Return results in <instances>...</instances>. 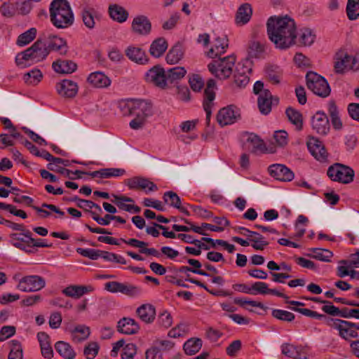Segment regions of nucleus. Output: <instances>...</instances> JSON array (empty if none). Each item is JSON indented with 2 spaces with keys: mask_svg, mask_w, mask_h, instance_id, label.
<instances>
[{
  "mask_svg": "<svg viewBox=\"0 0 359 359\" xmlns=\"http://www.w3.org/2000/svg\"><path fill=\"white\" fill-rule=\"evenodd\" d=\"M43 278L39 276H27L21 278L17 287L22 292H36L45 287Z\"/></svg>",
  "mask_w": 359,
  "mask_h": 359,
  "instance_id": "nucleus-10",
  "label": "nucleus"
},
{
  "mask_svg": "<svg viewBox=\"0 0 359 359\" xmlns=\"http://www.w3.org/2000/svg\"><path fill=\"white\" fill-rule=\"evenodd\" d=\"M216 83L214 79H209L207 82L206 88L204 90L203 102H213L215 98V88Z\"/></svg>",
  "mask_w": 359,
  "mask_h": 359,
  "instance_id": "nucleus-53",
  "label": "nucleus"
},
{
  "mask_svg": "<svg viewBox=\"0 0 359 359\" xmlns=\"http://www.w3.org/2000/svg\"><path fill=\"white\" fill-rule=\"evenodd\" d=\"M131 30L133 32L139 35H147L151 30V22L145 15H137L134 18L132 22Z\"/></svg>",
  "mask_w": 359,
  "mask_h": 359,
  "instance_id": "nucleus-16",
  "label": "nucleus"
},
{
  "mask_svg": "<svg viewBox=\"0 0 359 359\" xmlns=\"http://www.w3.org/2000/svg\"><path fill=\"white\" fill-rule=\"evenodd\" d=\"M309 250L312 252V255L309 254V256L322 262H329L333 256V253L327 249L310 248Z\"/></svg>",
  "mask_w": 359,
  "mask_h": 359,
  "instance_id": "nucleus-47",
  "label": "nucleus"
},
{
  "mask_svg": "<svg viewBox=\"0 0 359 359\" xmlns=\"http://www.w3.org/2000/svg\"><path fill=\"white\" fill-rule=\"evenodd\" d=\"M236 61V58L233 55L219 57L209 63L208 68L215 77L225 80L232 74Z\"/></svg>",
  "mask_w": 359,
  "mask_h": 359,
  "instance_id": "nucleus-5",
  "label": "nucleus"
},
{
  "mask_svg": "<svg viewBox=\"0 0 359 359\" xmlns=\"http://www.w3.org/2000/svg\"><path fill=\"white\" fill-rule=\"evenodd\" d=\"M307 147L311 154L316 160L320 162L326 161L327 154L321 142L317 139L312 138L307 142Z\"/></svg>",
  "mask_w": 359,
  "mask_h": 359,
  "instance_id": "nucleus-22",
  "label": "nucleus"
},
{
  "mask_svg": "<svg viewBox=\"0 0 359 359\" xmlns=\"http://www.w3.org/2000/svg\"><path fill=\"white\" fill-rule=\"evenodd\" d=\"M184 48L181 43H177L168 51L166 55V61L169 64L177 63L184 56Z\"/></svg>",
  "mask_w": 359,
  "mask_h": 359,
  "instance_id": "nucleus-42",
  "label": "nucleus"
},
{
  "mask_svg": "<svg viewBox=\"0 0 359 359\" xmlns=\"http://www.w3.org/2000/svg\"><path fill=\"white\" fill-rule=\"evenodd\" d=\"M72 201L76 202V205L83 209L85 211H88L90 212V209L93 208H97L98 205L95 203L94 202L88 200L79 198L78 196H74Z\"/></svg>",
  "mask_w": 359,
  "mask_h": 359,
  "instance_id": "nucleus-62",
  "label": "nucleus"
},
{
  "mask_svg": "<svg viewBox=\"0 0 359 359\" xmlns=\"http://www.w3.org/2000/svg\"><path fill=\"white\" fill-rule=\"evenodd\" d=\"M104 289L112 293L120 292L129 297L138 296L142 293L141 287L128 283L118 281L107 282L104 284Z\"/></svg>",
  "mask_w": 359,
  "mask_h": 359,
  "instance_id": "nucleus-8",
  "label": "nucleus"
},
{
  "mask_svg": "<svg viewBox=\"0 0 359 359\" xmlns=\"http://www.w3.org/2000/svg\"><path fill=\"white\" fill-rule=\"evenodd\" d=\"M112 196L114 198V200H112L111 201L115 203L119 209L129 212L139 213L140 212L141 209L139 206L125 203V202H134L132 198L114 194Z\"/></svg>",
  "mask_w": 359,
  "mask_h": 359,
  "instance_id": "nucleus-32",
  "label": "nucleus"
},
{
  "mask_svg": "<svg viewBox=\"0 0 359 359\" xmlns=\"http://www.w3.org/2000/svg\"><path fill=\"white\" fill-rule=\"evenodd\" d=\"M81 17L85 26L92 29L95 27L96 21H100L102 15L95 8L86 6L81 11Z\"/></svg>",
  "mask_w": 359,
  "mask_h": 359,
  "instance_id": "nucleus-21",
  "label": "nucleus"
},
{
  "mask_svg": "<svg viewBox=\"0 0 359 359\" xmlns=\"http://www.w3.org/2000/svg\"><path fill=\"white\" fill-rule=\"evenodd\" d=\"M37 339L39 342L42 356L46 359H51L53 357V350L50 345L49 335L44 332H40L37 334Z\"/></svg>",
  "mask_w": 359,
  "mask_h": 359,
  "instance_id": "nucleus-26",
  "label": "nucleus"
},
{
  "mask_svg": "<svg viewBox=\"0 0 359 359\" xmlns=\"http://www.w3.org/2000/svg\"><path fill=\"white\" fill-rule=\"evenodd\" d=\"M187 74L183 67H175L168 69L165 72L166 85L168 83H173L182 79Z\"/></svg>",
  "mask_w": 359,
  "mask_h": 359,
  "instance_id": "nucleus-43",
  "label": "nucleus"
},
{
  "mask_svg": "<svg viewBox=\"0 0 359 359\" xmlns=\"http://www.w3.org/2000/svg\"><path fill=\"white\" fill-rule=\"evenodd\" d=\"M46 48L47 50L58 52L60 55H66L69 50L66 40L55 35L49 36Z\"/></svg>",
  "mask_w": 359,
  "mask_h": 359,
  "instance_id": "nucleus-25",
  "label": "nucleus"
},
{
  "mask_svg": "<svg viewBox=\"0 0 359 359\" xmlns=\"http://www.w3.org/2000/svg\"><path fill=\"white\" fill-rule=\"evenodd\" d=\"M23 352L21 344L18 340L10 341V352L8 359H22Z\"/></svg>",
  "mask_w": 359,
  "mask_h": 359,
  "instance_id": "nucleus-48",
  "label": "nucleus"
},
{
  "mask_svg": "<svg viewBox=\"0 0 359 359\" xmlns=\"http://www.w3.org/2000/svg\"><path fill=\"white\" fill-rule=\"evenodd\" d=\"M136 313L140 320L147 324L153 323L156 317V309L150 304L141 305L137 309Z\"/></svg>",
  "mask_w": 359,
  "mask_h": 359,
  "instance_id": "nucleus-28",
  "label": "nucleus"
},
{
  "mask_svg": "<svg viewBox=\"0 0 359 359\" xmlns=\"http://www.w3.org/2000/svg\"><path fill=\"white\" fill-rule=\"evenodd\" d=\"M49 12L50 21L57 28L65 29L74 22V14L67 0H53Z\"/></svg>",
  "mask_w": 359,
  "mask_h": 359,
  "instance_id": "nucleus-2",
  "label": "nucleus"
},
{
  "mask_svg": "<svg viewBox=\"0 0 359 359\" xmlns=\"http://www.w3.org/2000/svg\"><path fill=\"white\" fill-rule=\"evenodd\" d=\"M249 63L248 60L245 61V64L238 65L234 74V83L238 88H245L250 81V75L252 69L247 64Z\"/></svg>",
  "mask_w": 359,
  "mask_h": 359,
  "instance_id": "nucleus-15",
  "label": "nucleus"
},
{
  "mask_svg": "<svg viewBox=\"0 0 359 359\" xmlns=\"http://www.w3.org/2000/svg\"><path fill=\"white\" fill-rule=\"evenodd\" d=\"M245 147L246 149L252 153H257L258 151L263 153L265 150L263 140L254 133L248 134Z\"/></svg>",
  "mask_w": 359,
  "mask_h": 359,
  "instance_id": "nucleus-30",
  "label": "nucleus"
},
{
  "mask_svg": "<svg viewBox=\"0 0 359 359\" xmlns=\"http://www.w3.org/2000/svg\"><path fill=\"white\" fill-rule=\"evenodd\" d=\"M137 353V347L135 344L130 343L126 345L121 353L122 359H133Z\"/></svg>",
  "mask_w": 359,
  "mask_h": 359,
  "instance_id": "nucleus-64",
  "label": "nucleus"
},
{
  "mask_svg": "<svg viewBox=\"0 0 359 359\" xmlns=\"http://www.w3.org/2000/svg\"><path fill=\"white\" fill-rule=\"evenodd\" d=\"M57 91L58 94L65 97H74L78 93V85L76 82L64 79L57 83Z\"/></svg>",
  "mask_w": 359,
  "mask_h": 359,
  "instance_id": "nucleus-20",
  "label": "nucleus"
},
{
  "mask_svg": "<svg viewBox=\"0 0 359 359\" xmlns=\"http://www.w3.org/2000/svg\"><path fill=\"white\" fill-rule=\"evenodd\" d=\"M252 14L250 4H243L238 8L236 15V23L238 25H244L248 23Z\"/></svg>",
  "mask_w": 359,
  "mask_h": 359,
  "instance_id": "nucleus-35",
  "label": "nucleus"
},
{
  "mask_svg": "<svg viewBox=\"0 0 359 359\" xmlns=\"http://www.w3.org/2000/svg\"><path fill=\"white\" fill-rule=\"evenodd\" d=\"M95 287L91 285H70L62 290V292L67 297L73 299H79L85 294L93 292Z\"/></svg>",
  "mask_w": 359,
  "mask_h": 359,
  "instance_id": "nucleus-18",
  "label": "nucleus"
},
{
  "mask_svg": "<svg viewBox=\"0 0 359 359\" xmlns=\"http://www.w3.org/2000/svg\"><path fill=\"white\" fill-rule=\"evenodd\" d=\"M228 46V39L225 36L217 37L215 40V45L207 52V56L210 58H215L225 53Z\"/></svg>",
  "mask_w": 359,
  "mask_h": 359,
  "instance_id": "nucleus-36",
  "label": "nucleus"
},
{
  "mask_svg": "<svg viewBox=\"0 0 359 359\" xmlns=\"http://www.w3.org/2000/svg\"><path fill=\"white\" fill-rule=\"evenodd\" d=\"M202 347V340L199 338H191L187 340L183 348L186 354L192 355L199 351Z\"/></svg>",
  "mask_w": 359,
  "mask_h": 359,
  "instance_id": "nucleus-45",
  "label": "nucleus"
},
{
  "mask_svg": "<svg viewBox=\"0 0 359 359\" xmlns=\"http://www.w3.org/2000/svg\"><path fill=\"white\" fill-rule=\"evenodd\" d=\"M167 48L168 43L166 40L163 37H160L151 43L149 48V53L154 57H160L164 54Z\"/></svg>",
  "mask_w": 359,
  "mask_h": 359,
  "instance_id": "nucleus-38",
  "label": "nucleus"
},
{
  "mask_svg": "<svg viewBox=\"0 0 359 359\" xmlns=\"http://www.w3.org/2000/svg\"><path fill=\"white\" fill-rule=\"evenodd\" d=\"M1 15L6 18H12L18 14V7L16 2L10 1L4 2L0 7Z\"/></svg>",
  "mask_w": 359,
  "mask_h": 359,
  "instance_id": "nucleus-51",
  "label": "nucleus"
},
{
  "mask_svg": "<svg viewBox=\"0 0 359 359\" xmlns=\"http://www.w3.org/2000/svg\"><path fill=\"white\" fill-rule=\"evenodd\" d=\"M355 323L334 319L331 327L339 331V335L344 339L349 341L351 338L358 337V334L355 330Z\"/></svg>",
  "mask_w": 359,
  "mask_h": 359,
  "instance_id": "nucleus-9",
  "label": "nucleus"
},
{
  "mask_svg": "<svg viewBox=\"0 0 359 359\" xmlns=\"http://www.w3.org/2000/svg\"><path fill=\"white\" fill-rule=\"evenodd\" d=\"M285 114L291 123L295 126L297 130L303 128V117L299 111L289 107L285 110Z\"/></svg>",
  "mask_w": 359,
  "mask_h": 359,
  "instance_id": "nucleus-41",
  "label": "nucleus"
},
{
  "mask_svg": "<svg viewBox=\"0 0 359 359\" xmlns=\"http://www.w3.org/2000/svg\"><path fill=\"white\" fill-rule=\"evenodd\" d=\"M306 85L314 94L322 97H327L331 92L327 81L322 76L313 72H309L306 76Z\"/></svg>",
  "mask_w": 359,
  "mask_h": 359,
  "instance_id": "nucleus-6",
  "label": "nucleus"
},
{
  "mask_svg": "<svg viewBox=\"0 0 359 359\" xmlns=\"http://www.w3.org/2000/svg\"><path fill=\"white\" fill-rule=\"evenodd\" d=\"M269 172L270 175L275 179L283 181L290 182L294 178L293 172L282 164H273L269 167Z\"/></svg>",
  "mask_w": 359,
  "mask_h": 359,
  "instance_id": "nucleus-17",
  "label": "nucleus"
},
{
  "mask_svg": "<svg viewBox=\"0 0 359 359\" xmlns=\"http://www.w3.org/2000/svg\"><path fill=\"white\" fill-rule=\"evenodd\" d=\"M117 330L124 334H134L138 332L140 326L134 319L123 318L118 322Z\"/></svg>",
  "mask_w": 359,
  "mask_h": 359,
  "instance_id": "nucleus-24",
  "label": "nucleus"
},
{
  "mask_svg": "<svg viewBox=\"0 0 359 359\" xmlns=\"http://www.w3.org/2000/svg\"><path fill=\"white\" fill-rule=\"evenodd\" d=\"M165 72L160 65L151 67L144 75L147 82L164 88L166 86Z\"/></svg>",
  "mask_w": 359,
  "mask_h": 359,
  "instance_id": "nucleus-14",
  "label": "nucleus"
},
{
  "mask_svg": "<svg viewBox=\"0 0 359 359\" xmlns=\"http://www.w3.org/2000/svg\"><path fill=\"white\" fill-rule=\"evenodd\" d=\"M264 52V45L257 41H251L248 44V56L252 58L261 57Z\"/></svg>",
  "mask_w": 359,
  "mask_h": 359,
  "instance_id": "nucleus-46",
  "label": "nucleus"
},
{
  "mask_svg": "<svg viewBox=\"0 0 359 359\" xmlns=\"http://www.w3.org/2000/svg\"><path fill=\"white\" fill-rule=\"evenodd\" d=\"M327 111L331 118L333 128L335 130L342 128V122L339 117V111L334 100H330L327 103Z\"/></svg>",
  "mask_w": 359,
  "mask_h": 359,
  "instance_id": "nucleus-40",
  "label": "nucleus"
},
{
  "mask_svg": "<svg viewBox=\"0 0 359 359\" xmlns=\"http://www.w3.org/2000/svg\"><path fill=\"white\" fill-rule=\"evenodd\" d=\"M87 81L95 88H107L111 84V79L102 72H95L89 74Z\"/></svg>",
  "mask_w": 359,
  "mask_h": 359,
  "instance_id": "nucleus-31",
  "label": "nucleus"
},
{
  "mask_svg": "<svg viewBox=\"0 0 359 359\" xmlns=\"http://www.w3.org/2000/svg\"><path fill=\"white\" fill-rule=\"evenodd\" d=\"M125 54L130 60L138 65L147 64L149 60L145 51L140 47L129 46L126 49Z\"/></svg>",
  "mask_w": 359,
  "mask_h": 359,
  "instance_id": "nucleus-19",
  "label": "nucleus"
},
{
  "mask_svg": "<svg viewBox=\"0 0 359 359\" xmlns=\"http://www.w3.org/2000/svg\"><path fill=\"white\" fill-rule=\"evenodd\" d=\"M267 33L270 40L280 49H286L294 44L297 38L296 25L287 17H271L267 21Z\"/></svg>",
  "mask_w": 359,
  "mask_h": 359,
  "instance_id": "nucleus-1",
  "label": "nucleus"
},
{
  "mask_svg": "<svg viewBox=\"0 0 359 359\" xmlns=\"http://www.w3.org/2000/svg\"><path fill=\"white\" fill-rule=\"evenodd\" d=\"M128 115L135 116L130 122V126L134 130L141 128L146 121V118L152 114L151 103L144 100H133L126 104Z\"/></svg>",
  "mask_w": 359,
  "mask_h": 359,
  "instance_id": "nucleus-3",
  "label": "nucleus"
},
{
  "mask_svg": "<svg viewBox=\"0 0 359 359\" xmlns=\"http://www.w3.org/2000/svg\"><path fill=\"white\" fill-rule=\"evenodd\" d=\"M346 14L350 20H355L359 17V0H348Z\"/></svg>",
  "mask_w": 359,
  "mask_h": 359,
  "instance_id": "nucleus-49",
  "label": "nucleus"
},
{
  "mask_svg": "<svg viewBox=\"0 0 359 359\" xmlns=\"http://www.w3.org/2000/svg\"><path fill=\"white\" fill-rule=\"evenodd\" d=\"M271 315L273 317L280 320L286 322H291L295 318L294 313L281 309H273L272 311Z\"/></svg>",
  "mask_w": 359,
  "mask_h": 359,
  "instance_id": "nucleus-59",
  "label": "nucleus"
},
{
  "mask_svg": "<svg viewBox=\"0 0 359 359\" xmlns=\"http://www.w3.org/2000/svg\"><path fill=\"white\" fill-rule=\"evenodd\" d=\"M189 83L191 88L195 92L200 91L204 85L203 79L198 74H193L190 76Z\"/></svg>",
  "mask_w": 359,
  "mask_h": 359,
  "instance_id": "nucleus-63",
  "label": "nucleus"
},
{
  "mask_svg": "<svg viewBox=\"0 0 359 359\" xmlns=\"http://www.w3.org/2000/svg\"><path fill=\"white\" fill-rule=\"evenodd\" d=\"M290 309L293 311H297V312L302 313V315L308 316V317L316 318L318 320L325 318V323L330 327L331 326L332 323L334 320V318L327 317V316H325L324 314H320V313H317L316 311H311L309 309H300V308H296V307H291Z\"/></svg>",
  "mask_w": 359,
  "mask_h": 359,
  "instance_id": "nucleus-44",
  "label": "nucleus"
},
{
  "mask_svg": "<svg viewBox=\"0 0 359 359\" xmlns=\"http://www.w3.org/2000/svg\"><path fill=\"white\" fill-rule=\"evenodd\" d=\"M126 170L122 168H102L99 170L89 172L88 175L92 177L109 178L112 177H119L125 175Z\"/></svg>",
  "mask_w": 359,
  "mask_h": 359,
  "instance_id": "nucleus-34",
  "label": "nucleus"
},
{
  "mask_svg": "<svg viewBox=\"0 0 359 359\" xmlns=\"http://www.w3.org/2000/svg\"><path fill=\"white\" fill-rule=\"evenodd\" d=\"M100 346L97 342L90 341L85 346L83 354L88 359H93L97 355Z\"/></svg>",
  "mask_w": 359,
  "mask_h": 359,
  "instance_id": "nucleus-60",
  "label": "nucleus"
},
{
  "mask_svg": "<svg viewBox=\"0 0 359 359\" xmlns=\"http://www.w3.org/2000/svg\"><path fill=\"white\" fill-rule=\"evenodd\" d=\"M108 13L110 18L118 23L125 22L128 18L129 13L123 6L114 4H110L108 8Z\"/></svg>",
  "mask_w": 359,
  "mask_h": 359,
  "instance_id": "nucleus-29",
  "label": "nucleus"
},
{
  "mask_svg": "<svg viewBox=\"0 0 359 359\" xmlns=\"http://www.w3.org/2000/svg\"><path fill=\"white\" fill-rule=\"evenodd\" d=\"M279 103V98L273 96L269 90H264L257 99V105L260 113L263 115H268L272 109V106H277Z\"/></svg>",
  "mask_w": 359,
  "mask_h": 359,
  "instance_id": "nucleus-11",
  "label": "nucleus"
},
{
  "mask_svg": "<svg viewBox=\"0 0 359 359\" xmlns=\"http://www.w3.org/2000/svg\"><path fill=\"white\" fill-rule=\"evenodd\" d=\"M163 200L165 203L175 208H180L181 205V199L178 195L172 191H167L163 194Z\"/></svg>",
  "mask_w": 359,
  "mask_h": 359,
  "instance_id": "nucleus-54",
  "label": "nucleus"
},
{
  "mask_svg": "<svg viewBox=\"0 0 359 359\" xmlns=\"http://www.w3.org/2000/svg\"><path fill=\"white\" fill-rule=\"evenodd\" d=\"M48 55V50L46 45L41 40L38 39L31 47L16 55L15 62L18 66L25 67V62H38L45 59Z\"/></svg>",
  "mask_w": 359,
  "mask_h": 359,
  "instance_id": "nucleus-4",
  "label": "nucleus"
},
{
  "mask_svg": "<svg viewBox=\"0 0 359 359\" xmlns=\"http://www.w3.org/2000/svg\"><path fill=\"white\" fill-rule=\"evenodd\" d=\"M22 234L27 238V242H31V247L51 248L53 246L52 243H46L42 239L33 238L32 237V233L29 230L25 231V232L22 233Z\"/></svg>",
  "mask_w": 359,
  "mask_h": 359,
  "instance_id": "nucleus-57",
  "label": "nucleus"
},
{
  "mask_svg": "<svg viewBox=\"0 0 359 359\" xmlns=\"http://www.w3.org/2000/svg\"><path fill=\"white\" fill-rule=\"evenodd\" d=\"M43 75L38 69H34L24 75L25 83L29 84H37L42 79Z\"/></svg>",
  "mask_w": 359,
  "mask_h": 359,
  "instance_id": "nucleus-55",
  "label": "nucleus"
},
{
  "mask_svg": "<svg viewBox=\"0 0 359 359\" xmlns=\"http://www.w3.org/2000/svg\"><path fill=\"white\" fill-rule=\"evenodd\" d=\"M21 235L22 234L21 233ZM20 234L18 233H11L10 235L12 245L20 250H25V244L31 247V242H27V238L25 236L20 237Z\"/></svg>",
  "mask_w": 359,
  "mask_h": 359,
  "instance_id": "nucleus-56",
  "label": "nucleus"
},
{
  "mask_svg": "<svg viewBox=\"0 0 359 359\" xmlns=\"http://www.w3.org/2000/svg\"><path fill=\"white\" fill-rule=\"evenodd\" d=\"M354 174L351 168L338 163L330 165L327 170V175L332 181L342 184L353 182Z\"/></svg>",
  "mask_w": 359,
  "mask_h": 359,
  "instance_id": "nucleus-7",
  "label": "nucleus"
},
{
  "mask_svg": "<svg viewBox=\"0 0 359 359\" xmlns=\"http://www.w3.org/2000/svg\"><path fill=\"white\" fill-rule=\"evenodd\" d=\"M157 323L162 327H170L172 324V318L170 313L166 310L163 311L158 316Z\"/></svg>",
  "mask_w": 359,
  "mask_h": 359,
  "instance_id": "nucleus-58",
  "label": "nucleus"
},
{
  "mask_svg": "<svg viewBox=\"0 0 359 359\" xmlns=\"http://www.w3.org/2000/svg\"><path fill=\"white\" fill-rule=\"evenodd\" d=\"M349 55L345 54L344 56L338 57L334 64V69L337 73H343L346 70H350Z\"/></svg>",
  "mask_w": 359,
  "mask_h": 359,
  "instance_id": "nucleus-52",
  "label": "nucleus"
},
{
  "mask_svg": "<svg viewBox=\"0 0 359 359\" xmlns=\"http://www.w3.org/2000/svg\"><path fill=\"white\" fill-rule=\"evenodd\" d=\"M282 353L294 359H308L305 348L302 346H294L285 344L281 346Z\"/></svg>",
  "mask_w": 359,
  "mask_h": 359,
  "instance_id": "nucleus-23",
  "label": "nucleus"
},
{
  "mask_svg": "<svg viewBox=\"0 0 359 359\" xmlns=\"http://www.w3.org/2000/svg\"><path fill=\"white\" fill-rule=\"evenodd\" d=\"M312 128L320 135H326L330 130V121L327 114L322 111H318L311 118Z\"/></svg>",
  "mask_w": 359,
  "mask_h": 359,
  "instance_id": "nucleus-13",
  "label": "nucleus"
},
{
  "mask_svg": "<svg viewBox=\"0 0 359 359\" xmlns=\"http://www.w3.org/2000/svg\"><path fill=\"white\" fill-rule=\"evenodd\" d=\"M297 38L294 39V44L301 46H309L313 43L316 39V34L309 28H302L297 34Z\"/></svg>",
  "mask_w": 359,
  "mask_h": 359,
  "instance_id": "nucleus-27",
  "label": "nucleus"
},
{
  "mask_svg": "<svg viewBox=\"0 0 359 359\" xmlns=\"http://www.w3.org/2000/svg\"><path fill=\"white\" fill-rule=\"evenodd\" d=\"M90 334V327L85 325H78L71 330L72 339L74 343H81Z\"/></svg>",
  "mask_w": 359,
  "mask_h": 359,
  "instance_id": "nucleus-37",
  "label": "nucleus"
},
{
  "mask_svg": "<svg viewBox=\"0 0 359 359\" xmlns=\"http://www.w3.org/2000/svg\"><path fill=\"white\" fill-rule=\"evenodd\" d=\"M52 67L57 73L71 74L76 70L77 65L72 60H57L53 62Z\"/></svg>",
  "mask_w": 359,
  "mask_h": 359,
  "instance_id": "nucleus-33",
  "label": "nucleus"
},
{
  "mask_svg": "<svg viewBox=\"0 0 359 359\" xmlns=\"http://www.w3.org/2000/svg\"><path fill=\"white\" fill-rule=\"evenodd\" d=\"M76 252H78L83 257H88L92 260H96L100 257L101 250L91 248L84 249L81 248H78L76 249Z\"/></svg>",
  "mask_w": 359,
  "mask_h": 359,
  "instance_id": "nucleus-61",
  "label": "nucleus"
},
{
  "mask_svg": "<svg viewBox=\"0 0 359 359\" xmlns=\"http://www.w3.org/2000/svg\"><path fill=\"white\" fill-rule=\"evenodd\" d=\"M36 35V28H30L27 31L25 32L24 33L21 34L18 39H17V44L20 46H24L28 43H29L31 41H32Z\"/></svg>",
  "mask_w": 359,
  "mask_h": 359,
  "instance_id": "nucleus-50",
  "label": "nucleus"
},
{
  "mask_svg": "<svg viewBox=\"0 0 359 359\" xmlns=\"http://www.w3.org/2000/svg\"><path fill=\"white\" fill-rule=\"evenodd\" d=\"M55 348L64 359H74L76 357V352L69 343L59 341L55 343Z\"/></svg>",
  "mask_w": 359,
  "mask_h": 359,
  "instance_id": "nucleus-39",
  "label": "nucleus"
},
{
  "mask_svg": "<svg viewBox=\"0 0 359 359\" xmlns=\"http://www.w3.org/2000/svg\"><path fill=\"white\" fill-rule=\"evenodd\" d=\"M239 118V110L233 105L221 109L217 115V121L221 126L233 124Z\"/></svg>",
  "mask_w": 359,
  "mask_h": 359,
  "instance_id": "nucleus-12",
  "label": "nucleus"
}]
</instances>
